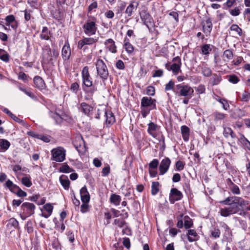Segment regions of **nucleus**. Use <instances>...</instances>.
<instances>
[{"label": "nucleus", "mask_w": 250, "mask_h": 250, "mask_svg": "<svg viewBox=\"0 0 250 250\" xmlns=\"http://www.w3.org/2000/svg\"><path fill=\"white\" fill-rule=\"evenodd\" d=\"M220 203L228 206L220 208L219 212L223 217H228L244 210H250L249 201L239 196H229Z\"/></svg>", "instance_id": "obj_1"}, {"label": "nucleus", "mask_w": 250, "mask_h": 250, "mask_svg": "<svg viewBox=\"0 0 250 250\" xmlns=\"http://www.w3.org/2000/svg\"><path fill=\"white\" fill-rule=\"evenodd\" d=\"M141 114L146 118L151 110L156 109V100L150 97H144L141 102Z\"/></svg>", "instance_id": "obj_2"}, {"label": "nucleus", "mask_w": 250, "mask_h": 250, "mask_svg": "<svg viewBox=\"0 0 250 250\" xmlns=\"http://www.w3.org/2000/svg\"><path fill=\"white\" fill-rule=\"evenodd\" d=\"M174 92L178 97L191 98L193 95L194 90L188 84L180 83L176 85Z\"/></svg>", "instance_id": "obj_3"}, {"label": "nucleus", "mask_w": 250, "mask_h": 250, "mask_svg": "<svg viewBox=\"0 0 250 250\" xmlns=\"http://www.w3.org/2000/svg\"><path fill=\"white\" fill-rule=\"evenodd\" d=\"M96 22L95 17H89L82 26L83 33L88 36L94 35L98 29Z\"/></svg>", "instance_id": "obj_4"}, {"label": "nucleus", "mask_w": 250, "mask_h": 250, "mask_svg": "<svg viewBox=\"0 0 250 250\" xmlns=\"http://www.w3.org/2000/svg\"><path fill=\"white\" fill-rule=\"evenodd\" d=\"M95 64L97 74L103 82H105L107 80L109 76V72L106 64L102 59L98 58L95 62Z\"/></svg>", "instance_id": "obj_5"}, {"label": "nucleus", "mask_w": 250, "mask_h": 250, "mask_svg": "<svg viewBox=\"0 0 250 250\" xmlns=\"http://www.w3.org/2000/svg\"><path fill=\"white\" fill-rule=\"evenodd\" d=\"M59 54V51L56 49H51L49 46L46 45L42 49V58L44 62L48 63L57 59Z\"/></svg>", "instance_id": "obj_6"}, {"label": "nucleus", "mask_w": 250, "mask_h": 250, "mask_svg": "<svg viewBox=\"0 0 250 250\" xmlns=\"http://www.w3.org/2000/svg\"><path fill=\"white\" fill-rule=\"evenodd\" d=\"M51 160L62 162L65 159L66 150L62 147H57L51 150Z\"/></svg>", "instance_id": "obj_7"}, {"label": "nucleus", "mask_w": 250, "mask_h": 250, "mask_svg": "<svg viewBox=\"0 0 250 250\" xmlns=\"http://www.w3.org/2000/svg\"><path fill=\"white\" fill-rule=\"evenodd\" d=\"M81 75L83 84L87 87H91L93 85V81L89 73L88 66H85L83 67Z\"/></svg>", "instance_id": "obj_8"}, {"label": "nucleus", "mask_w": 250, "mask_h": 250, "mask_svg": "<svg viewBox=\"0 0 250 250\" xmlns=\"http://www.w3.org/2000/svg\"><path fill=\"white\" fill-rule=\"evenodd\" d=\"M173 61L175 62L172 64H170V62H168L166 64L165 66L168 71H172L174 75H177L181 71V59L179 57H176L173 59Z\"/></svg>", "instance_id": "obj_9"}, {"label": "nucleus", "mask_w": 250, "mask_h": 250, "mask_svg": "<svg viewBox=\"0 0 250 250\" xmlns=\"http://www.w3.org/2000/svg\"><path fill=\"white\" fill-rule=\"evenodd\" d=\"M36 207L33 204L28 202H25L21 206V209L24 214L27 216H31L35 212Z\"/></svg>", "instance_id": "obj_10"}, {"label": "nucleus", "mask_w": 250, "mask_h": 250, "mask_svg": "<svg viewBox=\"0 0 250 250\" xmlns=\"http://www.w3.org/2000/svg\"><path fill=\"white\" fill-rule=\"evenodd\" d=\"M183 197L182 192L176 188H172L169 193V200L170 203L174 204L175 201L181 200Z\"/></svg>", "instance_id": "obj_11"}, {"label": "nucleus", "mask_w": 250, "mask_h": 250, "mask_svg": "<svg viewBox=\"0 0 250 250\" xmlns=\"http://www.w3.org/2000/svg\"><path fill=\"white\" fill-rule=\"evenodd\" d=\"M171 164V161L168 158L163 159L160 163L159 167V174L163 175L168 170Z\"/></svg>", "instance_id": "obj_12"}, {"label": "nucleus", "mask_w": 250, "mask_h": 250, "mask_svg": "<svg viewBox=\"0 0 250 250\" xmlns=\"http://www.w3.org/2000/svg\"><path fill=\"white\" fill-rule=\"evenodd\" d=\"M98 42V38L91 37H85L80 40L78 43V47L79 49H83V48L85 45H92Z\"/></svg>", "instance_id": "obj_13"}, {"label": "nucleus", "mask_w": 250, "mask_h": 250, "mask_svg": "<svg viewBox=\"0 0 250 250\" xmlns=\"http://www.w3.org/2000/svg\"><path fill=\"white\" fill-rule=\"evenodd\" d=\"M140 17L142 21L147 28L153 25V20L149 13L143 11L140 13Z\"/></svg>", "instance_id": "obj_14"}, {"label": "nucleus", "mask_w": 250, "mask_h": 250, "mask_svg": "<svg viewBox=\"0 0 250 250\" xmlns=\"http://www.w3.org/2000/svg\"><path fill=\"white\" fill-rule=\"evenodd\" d=\"M203 31L207 37L210 36L212 28V24L210 19L202 22Z\"/></svg>", "instance_id": "obj_15"}, {"label": "nucleus", "mask_w": 250, "mask_h": 250, "mask_svg": "<svg viewBox=\"0 0 250 250\" xmlns=\"http://www.w3.org/2000/svg\"><path fill=\"white\" fill-rule=\"evenodd\" d=\"M62 56L64 61L69 59L71 56V49L68 41H66L62 50Z\"/></svg>", "instance_id": "obj_16"}, {"label": "nucleus", "mask_w": 250, "mask_h": 250, "mask_svg": "<svg viewBox=\"0 0 250 250\" xmlns=\"http://www.w3.org/2000/svg\"><path fill=\"white\" fill-rule=\"evenodd\" d=\"M159 126L153 122H150L148 124L147 132L152 137L155 138L157 136V131L159 129Z\"/></svg>", "instance_id": "obj_17"}, {"label": "nucleus", "mask_w": 250, "mask_h": 250, "mask_svg": "<svg viewBox=\"0 0 250 250\" xmlns=\"http://www.w3.org/2000/svg\"><path fill=\"white\" fill-rule=\"evenodd\" d=\"M227 184L229 188L233 194L239 195L241 193L239 188L234 184L230 179L228 178L227 180Z\"/></svg>", "instance_id": "obj_18"}, {"label": "nucleus", "mask_w": 250, "mask_h": 250, "mask_svg": "<svg viewBox=\"0 0 250 250\" xmlns=\"http://www.w3.org/2000/svg\"><path fill=\"white\" fill-rule=\"evenodd\" d=\"M106 48L112 53H117V46L115 42L112 39H108L104 42Z\"/></svg>", "instance_id": "obj_19"}, {"label": "nucleus", "mask_w": 250, "mask_h": 250, "mask_svg": "<svg viewBox=\"0 0 250 250\" xmlns=\"http://www.w3.org/2000/svg\"><path fill=\"white\" fill-rule=\"evenodd\" d=\"M53 207L51 204L48 203L45 204L42 209V216L44 218H48L52 214Z\"/></svg>", "instance_id": "obj_20"}, {"label": "nucleus", "mask_w": 250, "mask_h": 250, "mask_svg": "<svg viewBox=\"0 0 250 250\" xmlns=\"http://www.w3.org/2000/svg\"><path fill=\"white\" fill-rule=\"evenodd\" d=\"M80 195L83 203L89 202L90 200V195L86 186H84L81 189Z\"/></svg>", "instance_id": "obj_21"}, {"label": "nucleus", "mask_w": 250, "mask_h": 250, "mask_svg": "<svg viewBox=\"0 0 250 250\" xmlns=\"http://www.w3.org/2000/svg\"><path fill=\"white\" fill-rule=\"evenodd\" d=\"M34 83L35 87L40 90H42L45 88V84L43 80L40 76H37L34 78Z\"/></svg>", "instance_id": "obj_22"}, {"label": "nucleus", "mask_w": 250, "mask_h": 250, "mask_svg": "<svg viewBox=\"0 0 250 250\" xmlns=\"http://www.w3.org/2000/svg\"><path fill=\"white\" fill-rule=\"evenodd\" d=\"M80 110L85 115H89L92 112L93 107L85 103H82L80 104Z\"/></svg>", "instance_id": "obj_23"}, {"label": "nucleus", "mask_w": 250, "mask_h": 250, "mask_svg": "<svg viewBox=\"0 0 250 250\" xmlns=\"http://www.w3.org/2000/svg\"><path fill=\"white\" fill-rule=\"evenodd\" d=\"M139 4V2L135 1H132L130 2L125 11V13L127 15L128 17H130L132 15L133 10L137 9Z\"/></svg>", "instance_id": "obj_24"}, {"label": "nucleus", "mask_w": 250, "mask_h": 250, "mask_svg": "<svg viewBox=\"0 0 250 250\" xmlns=\"http://www.w3.org/2000/svg\"><path fill=\"white\" fill-rule=\"evenodd\" d=\"M188 240L190 242L196 241L199 238V236L194 229H189L187 233Z\"/></svg>", "instance_id": "obj_25"}, {"label": "nucleus", "mask_w": 250, "mask_h": 250, "mask_svg": "<svg viewBox=\"0 0 250 250\" xmlns=\"http://www.w3.org/2000/svg\"><path fill=\"white\" fill-rule=\"evenodd\" d=\"M246 115V112L243 109L240 108L235 109L231 116L234 119H240Z\"/></svg>", "instance_id": "obj_26"}, {"label": "nucleus", "mask_w": 250, "mask_h": 250, "mask_svg": "<svg viewBox=\"0 0 250 250\" xmlns=\"http://www.w3.org/2000/svg\"><path fill=\"white\" fill-rule=\"evenodd\" d=\"M59 179L60 183L63 188L65 190H68L69 188L70 184V182L68 177L64 175H62L60 177Z\"/></svg>", "instance_id": "obj_27"}, {"label": "nucleus", "mask_w": 250, "mask_h": 250, "mask_svg": "<svg viewBox=\"0 0 250 250\" xmlns=\"http://www.w3.org/2000/svg\"><path fill=\"white\" fill-rule=\"evenodd\" d=\"M105 116L106 117V125H111L115 122V117L113 113L110 111H106L105 112Z\"/></svg>", "instance_id": "obj_28"}, {"label": "nucleus", "mask_w": 250, "mask_h": 250, "mask_svg": "<svg viewBox=\"0 0 250 250\" xmlns=\"http://www.w3.org/2000/svg\"><path fill=\"white\" fill-rule=\"evenodd\" d=\"M49 115L55 120L56 124L60 125L62 122L63 119L59 114L56 112L49 111Z\"/></svg>", "instance_id": "obj_29"}, {"label": "nucleus", "mask_w": 250, "mask_h": 250, "mask_svg": "<svg viewBox=\"0 0 250 250\" xmlns=\"http://www.w3.org/2000/svg\"><path fill=\"white\" fill-rule=\"evenodd\" d=\"M181 133L182 137L183 138V140L185 142L188 141L189 140V128L186 126V125H183L181 126Z\"/></svg>", "instance_id": "obj_30"}, {"label": "nucleus", "mask_w": 250, "mask_h": 250, "mask_svg": "<svg viewBox=\"0 0 250 250\" xmlns=\"http://www.w3.org/2000/svg\"><path fill=\"white\" fill-rule=\"evenodd\" d=\"M10 146V142L3 139H0V152H5Z\"/></svg>", "instance_id": "obj_31"}, {"label": "nucleus", "mask_w": 250, "mask_h": 250, "mask_svg": "<svg viewBox=\"0 0 250 250\" xmlns=\"http://www.w3.org/2000/svg\"><path fill=\"white\" fill-rule=\"evenodd\" d=\"M121 201V197L120 196L116 194H112L111 195L110 197V201L111 203L117 206L120 205Z\"/></svg>", "instance_id": "obj_32"}, {"label": "nucleus", "mask_w": 250, "mask_h": 250, "mask_svg": "<svg viewBox=\"0 0 250 250\" xmlns=\"http://www.w3.org/2000/svg\"><path fill=\"white\" fill-rule=\"evenodd\" d=\"M124 42V47L126 52L129 54L132 53L134 51V47L129 42V40L127 38H125Z\"/></svg>", "instance_id": "obj_33"}, {"label": "nucleus", "mask_w": 250, "mask_h": 250, "mask_svg": "<svg viewBox=\"0 0 250 250\" xmlns=\"http://www.w3.org/2000/svg\"><path fill=\"white\" fill-rule=\"evenodd\" d=\"M4 186L5 187L8 188L12 192L16 191V189H17L18 187L9 179L6 181Z\"/></svg>", "instance_id": "obj_34"}, {"label": "nucleus", "mask_w": 250, "mask_h": 250, "mask_svg": "<svg viewBox=\"0 0 250 250\" xmlns=\"http://www.w3.org/2000/svg\"><path fill=\"white\" fill-rule=\"evenodd\" d=\"M160 184L158 182H153L151 186V194L156 195L159 191Z\"/></svg>", "instance_id": "obj_35"}, {"label": "nucleus", "mask_w": 250, "mask_h": 250, "mask_svg": "<svg viewBox=\"0 0 250 250\" xmlns=\"http://www.w3.org/2000/svg\"><path fill=\"white\" fill-rule=\"evenodd\" d=\"M0 59L7 62L9 61V55L4 50L0 49Z\"/></svg>", "instance_id": "obj_36"}, {"label": "nucleus", "mask_w": 250, "mask_h": 250, "mask_svg": "<svg viewBox=\"0 0 250 250\" xmlns=\"http://www.w3.org/2000/svg\"><path fill=\"white\" fill-rule=\"evenodd\" d=\"M50 32L47 27H43L40 35L41 38L42 40H48L49 39Z\"/></svg>", "instance_id": "obj_37"}, {"label": "nucleus", "mask_w": 250, "mask_h": 250, "mask_svg": "<svg viewBox=\"0 0 250 250\" xmlns=\"http://www.w3.org/2000/svg\"><path fill=\"white\" fill-rule=\"evenodd\" d=\"M223 134L226 138H228L229 136H231V138L235 137L231 128L229 127H224Z\"/></svg>", "instance_id": "obj_38"}, {"label": "nucleus", "mask_w": 250, "mask_h": 250, "mask_svg": "<svg viewBox=\"0 0 250 250\" xmlns=\"http://www.w3.org/2000/svg\"><path fill=\"white\" fill-rule=\"evenodd\" d=\"M59 171L63 173H70L73 171V169L70 167L66 163H63L60 167Z\"/></svg>", "instance_id": "obj_39"}, {"label": "nucleus", "mask_w": 250, "mask_h": 250, "mask_svg": "<svg viewBox=\"0 0 250 250\" xmlns=\"http://www.w3.org/2000/svg\"><path fill=\"white\" fill-rule=\"evenodd\" d=\"M114 224L120 228H124L126 227V223L123 219H115L114 221Z\"/></svg>", "instance_id": "obj_40"}, {"label": "nucleus", "mask_w": 250, "mask_h": 250, "mask_svg": "<svg viewBox=\"0 0 250 250\" xmlns=\"http://www.w3.org/2000/svg\"><path fill=\"white\" fill-rule=\"evenodd\" d=\"M7 226L8 227H12L16 229H18L19 228V222L14 218H10L8 220Z\"/></svg>", "instance_id": "obj_41"}, {"label": "nucleus", "mask_w": 250, "mask_h": 250, "mask_svg": "<svg viewBox=\"0 0 250 250\" xmlns=\"http://www.w3.org/2000/svg\"><path fill=\"white\" fill-rule=\"evenodd\" d=\"M97 90V87L94 86L91 87L89 90L87 91V95L85 96V99L87 100H92L94 93Z\"/></svg>", "instance_id": "obj_42"}, {"label": "nucleus", "mask_w": 250, "mask_h": 250, "mask_svg": "<svg viewBox=\"0 0 250 250\" xmlns=\"http://www.w3.org/2000/svg\"><path fill=\"white\" fill-rule=\"evenodd\" d=\"M213 116L215 121H221L226 118V114L219 112H215L213 113Z\"/></svg>", "instance_id": "obj_43"}, {"label": "nucleus", "mask_w": 250, "mask_h": 250, "mask_svg": "<svg viewBox=\"0 0 250 250\" xmlns=\"http://www.w3.org/2000/svg\"><path fill=\"white\" fill-rule=\"evenodd\" d=\"M233 56L232 52L229 49L226 50L224 52L223 57L227 59V60L225 59V61L229 62L232 59Z\"/></svg>", "instance_id": "obj_44"}, {"label": "nucleus", "mask_w": 250, "mask_h": 250, "mask_svg": "<svg viewBox=\"0 0 250 250\" xmlns=\"http://www.w3.org/2000/svg\"><path fill=\"white\" fill-rule=\"evenodd\" d=\"M193 223L192 220L188 216H185L184 218V227L186 229H189L192 227Z\"/></svg>", "instance_id": "obj_45"}, {"label": "nucleus", "mask_w": 250, "mask_h": 250, "mask_svg": "<svg viewBox=\"0 0 250 250\" xmlns=\"http://www.w3.org/2000/svg\"><path fill=\"white\" fill-rule=\"evenodd\" d=\"M159 162L157 159H153L148 164V169H156L159 166Z\"/></svg>", "instance_id": "obj_46"}, {"label": "nucleus", "mask_w": 250, "mask_h": 250, "mask_svg": "<svg viewBox=\"0 0 250 250\" xmlns=\"http://www.w3.org/2000/svg\"><path fill=\"white\" fill-rule=\"evenodd\" d=\"M241 101L248 102L250 100V93L246 90L243 91L240 97Z\"/></svg>", "instance_id": "obj_47"}, {"label": "nucleus", "mask_w": 250, "mask_h": 250, "mask_svg": "<svg viewBox=\"0 0 250 250\" xmlns=\"http://www.w3.org/2000/svg\"><path fill=\"white\" fill-rule=\"evenodd\" d=\"M21 183L23 185L28 188L30 187L32 185L30 178L28 177H23L21 179Z\"/></svg>", "instance_id": "obj_48"}, {"label": "nucleus", "mask_w": 250, "mask_h": 250, "mask_svg": "<svg viewBox=\"0 0 250 250\" xmlns=\"http://www.w3.org/2000/svg\"><path fill=\"white\" fill-rule=\"evenodd\" d=\"M217 101H218L220 103H221L222 105V108L225 110H228L229 108V105L228 104L227 101L224 99H219L217 100Z\"/></svg>", "instance_id": "obj_49"}, {"label": "nucleus", "mask_w": 250, "mask_h": 250, "mask_svg": "<svg viewBox=\"0 0 250 250\" xmlns=\"http://www.w3.org/2000/svg\"><path fill=\"white\" fill-rule=\"evenodd\" d=\"M13 192L19 197H24L27 196L26 192L21 190L18 186L17 187V189H16V191H13Z\"/></svg>", "instance_id": "obj_50"}, {"label": "nucleus", "mask_w": 250, "mask_h": 250, "mask_svg": "<svg viewBox=\"0 0 250 250\" xmlns=\"http://www.w3.org/2000/svg\"><path fill=\"white\" fill-rule=\"evenodd\" d=\"M202 73L205 77H209L211 74V70L209 67L205 66L202 68Z\"/></svg>", "instance_id": "obj_51"}, {"label": "nucleus", "mask_w": 250, "mask_h": 250, "mask_svg": "<svg viewBox=\"0 0 250 250\" xmlns=\"http://www.w3.org/2000/svg\"><path fill=\"white\" fill-rule=\"evenodd\" d=\"M211 50L210 44H206L203 45L202 47V53L204 55L208 54Z\"/></svg>", "instance_id": "obj_52"}, {"label": "nucleus", "mask_w": 250, "mask_h": 250, "mask_svg": "<svg viewBox=\"0 0 250 250\" xmlns=\"http://www.w3.org/2000/svg\"><path fill=\"white\" fill-rule=\"evenodd\" d=\"M229 81L233 84L238 83L240 80L237 76L235 75H230L229 76Z\"/></svg>", "instance_id": "obj_53"}, {"label": "nucleus", "mask_w": 250, "mask_h": 250, "mask_svg": "<svg viewBox=\"0 0 250 250\" xmlns=\"http://www.w3.org/2000/svg\"><path fill=\"white\" fill-rule=\"evenodd\" d=\"M174 82L171 80L165 85V89L166 91H168L170 90H173L174 91Z\"/></svg>", "instance_id": "obj_54"}, {"label": "nucleus", "mask_w": 250, "mask_h": 250, "mask_svg": "<svg viewBox=\"0 0 250 250\" xmlns=\"http://www.w3.org/2000/svg\"><path fill=\"white\" fill-rule=\"evenodd\" d=\"M26 227L27 231L29 233H31L33 232V225L31 220H29L27 222Z\"/></svg>", "instance_id": "obj_55"}, {"label": "nucleus", "mask_w": 250, "mask_h": 250, "mask_svg": "<svg viewBox=\"0 0 250 250\" xmlns=\"http://www.w3.org/2000/svg\"><path fill=\"white\" fill-rule=\"evenodd\" d=\"M211 236L214 238H217L220 237V231L218 228H214L211 232Z\"/></svg>", "instance_id": "obj_56"}, {"label": "nucleus", "mask_w": 250, "mask_h": 250, "mask_svg": "<svg viewBox=\"0 0 250 250\" xmlns=\"http://www.w3.org/2000/svg\"><path fill=\"white\" fill-rule=\"evenodd\" d=\"M230 29L231 31H235L237 32L239 35L241 36L242 35V30L237 25L232 24Z\"/></svg>", "instance_id": "obj_57"}, {"label": "nucleus", "mask_w": 250, "mask_h": 250, "mask_svg": "<svg viewBox=\"0 0 250 250\" xmlns=\"http://www.w3.org/2000/svg\"><path fill=\"white\" fill-rule=\"evenodd\" d=\"M88 202L83 203L81 207V211L82 213H85L88 210L89 206L88 205Z\"/></svg>", "instance_id": "obj_58"}, {"label": "nucleus", "mask_w": 250, "mask_h": 250, "mask_svg": "<svg viewBox=\"0 0 250 250\" xmlns=\"http://www.w3.org/2000/svg\"><path fill=\"white\" fill-rule=\"evenodd\" d=\"M184 163L181 161H178L176 163V168L178 171H181L183 170L184 168Z\"/></svg>", "instance_id": "obj_59"}, {"label": "nucleus", "mask_w": 250, "mask_h": 250, "mask_svg": "<svg viewBox=\"0 0 250 250\" xmlns=\"http://www.w3.org/2000/svg\"><path fill=\"white\" fill-rule=\"evenodd\" d=\"M229 13L233 16H237L240 13V9L238 7H236L234 9L230 10Z\"/></svg>", "instance_id": "obj_60"}, {"label": "nucleus", "mask_w": 250, "mask_h": 250, "mask_svg": "<svg viewBox=\"0 0 250 250\" xmlns=\"http://www.w3.org/2000/svg\"><path fill=\"white\" fill-rule=\"evenodd\" d=\"M110 168L109 166L104 167L102 171V174L103 176H106L110 173Z\"/></svg>", "instance_id": "obj_61"}, {"label": "nucleus", "mask_w": 250, "mask_h": 250, "mask_svg": "<svg viewBox=\"0 0 250 250\" xmlns=\"http://www.w3.org/2000/svg\"><path fill=\"white\" fill-rule=\"evenodd\" d=\"M146 94L148 95L153 96L155 94V88L152 86H149L146 89Z\"/></svg>", "instance_id": "obj_62"}, {"label": "nucleus", "mask_w": 250, "mask_h": 250, "mask_svg": "<svg viewBox=\"0 0 250 250\" xmlns=\"http://www.w3.org/2000/svg\"><path fill=\"white\" fill-rule=\"evenodd\" d=\"M116 67L120 70H124L125 68V65L124 62L122 60H118L116 63Z\"/></svg>", "instance_id": "obj_63"}, {"label": "nucleus", "mask_w": 250, "mask_h": 250, "mask_svg": "<svg viewBox=\"0 0 250 250\" xmlns=\"http://www.w3.org/2000/svg\"><path fill=\"white\" fill-rule=\"evenodd\" d=\"M71 90L75 93H77L79 89V85L77 83H73L70 87Z\"/></svg>", "instance_id": "obj_64"}]
</instances>
